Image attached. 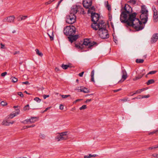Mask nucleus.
<instances>
[{"label": "nucleus", "mask_w": 158, "mask_h": 158, "mask_svg": "<svg viewBox=\"0 0 158 158\" xmlns=\"http://www.w3.org/2000/svg\"><path fill=\"white\" fill-rule=\"evenodd\" d=\"M120 11V20L121 23H126L128 26L132 27L136 31L144 28V25H142L141 21L136 18L137 13H132V9L130 5L126 4L124 6H122Z\"/></svg>", "instance_id": "obj_1"}, {"label": "nucleus", "mask_w": 158, "mask_h": 158, "mask_svg": "<svg viewBox=\"0 0 158 158\" xmlns=\"http://www.w3.org/2000/svg\"><path fill=\"white\" fill-rule=\"evenodd\" d=\"M76 32V28L73 25L67 26L64 28L63 32L66 35L69 36L74 34Z\"/></svg>", "instance_id": "obj_2"}, {"label": "nucleus", "mask_w": 158, "mask_h": 158, "mask_svg": "<svg viewBox=\"0 0 158 158\" xmlns=\"http://www.w3.org/2000/svg\"><path fill=\"white\" fill-rule=\"evenodd\" d=\"M98 34L99 36L102 39H106L108 38L109 35L106 28L102 30V28L99 29V31L98 32Z\"/></svg>", "instance_id": "obj_3"}, {"label": "nucleus", "mask_w": 158, "mask_h": 158, "mask_svg": "<svg viewBox=\"0 0 158 158\" xmlns=\"http://www.w3.org/2000/svg\"><path fill=\"white\" fill-rule=\"evenodd\" d=\"M76 17L74 14H70L67 15L66 17V23L72 24L76 21Z\"/></svg>", "instance_id": "obj_4"}, {"label": "nucleus", "mask_w": 158, "mask_h": 158, "mask_svg": "<svg viewBox=\"0 0 158 158\" xmlns=\"http://www.w3.org/2000/svg\"><path fill=\"white\" fill-rule=\"evenodd\" d=\"M82 44L83 45H83H84L85 46H88V48L92 49V47L94 45L95 46L97 45L98 44L95 41H93L92 42H90L89 41V39H85L84 40L83 43Z\"/></svg>", "instance_id": "obj_5"}, {"label": "nucleus", "mask_w": 158, "mask_h": 158, "mask_svg": "<svg viewBox=\"0 0 158 158\" xmlns=\"http://www.w3.org/2000/svg\"><path fill=\"white\" fill-rule=\"evenodd\" d=\"M100 15L95 12H91V21L93 22L94 24H96L99 19Z\"/></svg>", "instance_id": "obj_6"}, {"label": "nucleus", "mask_w": 158, "mask_h": 158, "mask_svg": "<svg viewBox=\"0 0 158 158\" xmlns=\"http://www.w3.org/2000/svg\"><path fill=\"white\" fill-rule=\"evenodd\" d=\"M92 4V0H83L82 4L86 9H88L91 6Z\"/></svg>", "instance_id": "obj_7"}, {"label": "nucleus", "mask_w": 158, "mask_h": 158, "mask_svg": "<svg viewBox=\"0 0 158 158\" xmlns=\"http://www.w3.org/2000/svg\"><path fill=\"white\" fill-rule=\"evenodd\" d=\"M101 25L99 24L98 23H97V24H92L91 25V27L94 29L96 31L98 30V32L99 31V29L101 28L102 29V30L104 29L105 28H106V25H103V27H102V26H100Z\"/></svg>", "instance_id": "obj_8"}, {"label": "nucleus", "mask_w": 158, "mask_h": 158, "mask_svg": "<svg viewBox=\"0 0 158 158\" xmlns=\"http://www.w3.org/2000/svg\"><path fill=\"white\" fill-rule=\"evenodd\" d=\"M80 7V6L77 5H74L71 7L70 11V14H75L78 11V9Z\"/></svg>", "instance_id": "obj_9"}, {"label": "nucleus", "mask_w": 158, "mask_h": 158, "mask_svg": "<svg viewBox=\"0 0 158 158\" xmlns=\"http://www.w3.org/2000/svg\"><path fill=\"white\" fill-rule=\"evenodd\" d=\"M140 13L143 14H146V15L145 16L146 18V21L144 22L145 23L147 22L148 20V11L146 10L145 6V5H143L141 6V10L140 11Z\"/></svg>", "instance_id": "obj_10"}, {"label": "nucleus", "mask_w": 158, "mask_h": 158, "mask_svg": "<svg viewBox=\"0 0 158 158\" xmlns=\"http://www.w3.org/2000/svg\"><path fill=\"white\" fill-rule=\"evenodd\" d=\"M79 37V35H74V34H72L69 35L68 37V38L69 41L71 43H72L73 42L76 41Z\"/></svg>", "instance_id": "obj_11"}, {"label": "nucleus", "mask_w": 158, "mask_h": 158, "mask_svg": "<svg viewBox=\"0 0 158 158\" xmlns=\"http://www.w3.org/2000/svg\"><path fill=\"white\" fill-rule=\"evenodd\" d=\"M20 110L19 109L16 110V112L14 113L11 114L6 117V120H8L9 119H12L14 117L18 114L19 113Z\"/></svg>", "instance_id": "obj_12"}, {"label": "nucleus", "mask_w": 158, "mask_h": 158, "mask_svg": "<svg viewBox=\"0 0 158 158\" xmlns=\"http://www.w3.org/2000/svg\"><path fill=\"white\" fill-rule=\"evenodd\" d=\"M158 40V33H155L154 34L151 40V44H153L156 43Z\"/></svg>", "instance_id": "obj_13"}, {"label": "nucleus", "mask_w": 158, "mask_h": 158, "mask_svg": "<svg viewBox=\"0 0 158 158\" xmlns=\"http://www.w3.org/2000/svg\"><path fill=\"white\" fill-rule=\"evenodd\" d=\"M80 89H79V87H78V89H77L78 90V91L80 90V91L81 92H83L84 93H88L89 92V89H88V88L82 86L80 87Z\"/></svg>", "instance_id": "obj_14"}, {"label": "nucleus", "mask_w": 158, "mask_h": 158, "mask_svg": "<svg viewBox=\"0 0 158 158\" xmlns=\"http://www.w3.org/2000/svg\"><path fill=\"white\" fill-rule=\"evenodd\" d=\"M146 14H143L142 13H141V14L140 16V19L143 21V22H142H142V25H144L145 24H146L147 22H146L145 23H144V22L146 21V19H145L146 18V17L145 16L146 15Z\"/></svg>", "instance_id": "obj_15"}, {"label": "nucleus", "mask_w": 158, "mask_h": 158, "mask_svg": "<svg viewBox=\"0 0 158 158\" xmlns=\"http://www.w3.org/2000/svg\"><path fill=\"white\" fill-rule=\"evenodd\" d=\"M68 138V136H63L60 135L57 137L56 139L58 141L62 140H66Z\"/></svg>", "instance_id": "obj_16"}, {"label": "nucleus", "mask_w": 158, "mask_h": 158, "mask_svg": "<svg viewBox=\"0 0 158 158\" xmlns=\"http://www.w3.org/2000/svg\"><path fill=\"white\" fill-rule=\"evenodd\" d=\"M122 79H123V81L126 80L127 77V74L125 70L123 69L122 70Z\"/></svg>", "instance_id": "obj_17"}, {"label": "nucleus", "mask_w": 158, "mask_h": 158, "mask_svg": "<svg viewBox=\"0 0 158 158\" xmlns=\"http://www.w3.org/2000/svg\"><path fill=\"white\" fill-rule=\"evenodd\" d=\"M15 19V17L14 15L10 16L6 18L7 19V22L8 23H11L14 21Z\"/></svg>", "instance_id": "obj_18"}, {"label": "nucleus", "mask_w": 158, "mask_h": 158, "mask_svg": "<svg viewBox=\"0 0 158 158\" xmlns=\"http://www.w3.org/2000/svg\"><path fill=\"white\" fill-rule=\"evenodd\" d=\"M61 67L64 69H67L68 68H71L72 67L71 65V64H62Z\"/></svg>", "instance_id": "obj_19"}, {"label": "nucleus", "mask_w": 158, "mask_h": 158, "mask_svg": "<svg viewBox=\"0 0 158 158\" xmlns=\"http://www.w3.org/2000/svg\"><path fill=\"white\" fill-rule=\"evenodd\" d=\"M88 14L90 13H91V12H93V11H95V8L94 6H93L92 7H90L88 8Z\"/></svg>", "instance_id": "obj_20"}, {"label": "nucleus", "mask_w": 158, "mask_h": 158, "mask_svg": "<svg viewBox=\"0 0 158 158\" xmlns=\"http://www.w3.org/2000/svg\"><path fill=\"white\" fill-rule=\"evenodd\" d=\"M27 16L25 15V16H22L20 15L18 18V21H21L23 20H24L25 19L27 18Z\"/></svg>", "instance_id": "obj_21"}, {"label": "nucleus", "mask_w": 158, "mask_h": 158, "mask_svg": "<svg viewBox=\"0 0 158 158\" xmlns=\"http://www.w3.org/2000/svg\"><path fill=\"white\" fill-rule=\"evenodd\" d=\"M2 124L6 126H9L10 125L9 122L8 121V120H6V118L5 119L3 120L2 123Z\"/></svg>", "instance_id": "obj_22"}, {"label": "nucleus", "mask_w": 158, "mask_h": 158, "mask_svg": "<svg viewBox=\"0 0 158 158\" xmlns=\"http://www.w3.org/2000/svg\"><path fill=\"white\" fill-rule=\"evenodd\" d=\"M94 70H93L91 72V81L92 82H95L94 78Z\"/></svg>", "instance_id": "obj_23"}, {"label": "nucleus", "mask_w": 158, "mask_h": 158, "mask_svg": "<svg viewBox=\"0 0 158 158\" xmlns=\"http://www.w3.org/2000/svg\"><path fill=\"white\" fill-rule=\"evenodd\" d=\"M144 75V74H142L141 75H139L138 76H136L135 77V78H134L133 80L134 81H135L141 78Z\"/></svg>", "instance_id": "obj_24"}, {"label": "nucleus", "mask_w": 158, "mask_h": 158, "mask_svg": "<svg viewBox=\"0 0 158 158\" xmlns=\"http://www.w3.org/2000/svg\"><path fill=\"white\" fill-rule=\"evenodd\" d=\"M37 118V117H31V118H30V123H33L36 121L37 120L35 119Z\"/></svg>", "instance_id": "obj_25"}, {"label": "nucleus", "mask_w": 158, "mask_h": 158, "mask_svg": "<svg viewBox=\"0 0 158 158\" xmlns=\"http://www.w3.org/2000/svg\"><path fill=\"white\" fill-rule=\"evenodd\" d=\"M153 21L154 22H156L158 20V14L157 15H155V14H153Z\"/></svg>", "instance_id": "obj_26"}, {"label": "nucleus", "mask_w": 158, "mask_h": 158, "mask_svg": "<svg viewBox=\"0 0 158 158\" xmlns=\"http://www.w3.org/2000/svg\"><path fill=\"white\" fill-rule=\"evenodd\" d=\"M155 82V81L153 79H150L148 81V82H146V84L147 85H149L150 84H153Z\"/></svg>", "instance_id": "obj_27"}, {"label": "nucleus", "mask_w": 158, "mask_h": 158, "mask_svg": "<svg viewBox=\"0 0 158 158\" xmlns=\"http://www.w3.org/2000/svg\"><path fill=\"white\" fill-rule=\"evenodd\" d=\"M35 51L36 52V54L38 55L39 56H42L43 55V53L41 52H40L38 49H36L35 50Z\"/></svg>", "instance_id": "obj_28"}, {"label": "nucleus", "mask_w": 158, "mask_h": 158, "mask_svg": "<svg viewBox=\"0 0 158 158\" xmlns=\"http://www.w3.org/2000/svg\"><path fill=\"white\" fill-rule=\"evenodd\" d=\"M75 47L76 48H77L78 49H82L83 48V45L81 44H75Z\"/></svg>", "instance_id": "obj_29"}, {"label": "nucleus", "mask_w": 158, "mask_h": 158, "mask_svg": "<svg viewBox=\"0 0 158 158\" xmlns=\"http://www.w3.org/2000/svg\"><path fill=\"white\" fill-rule=\"evenodd\" d=\"M107 4L106 6V7L108 9V10L110 11L111 10V8L110 5H109L108 3V1H107Z\"/></svg>", "instance_id": "obj_30"}, {"label": "nucleus", "mask_w": 158, "mask_h": 158, "mask_svg": "<svg viewBox=\"0 0 158 158\" xmlns=\"http://www.w3.org/2000/svg\"><path fill=\"white\" fill-rule=\"evenodd\" d=\"M140 93H141V92H140L139 89L137 90L136 91H134V92L132 94V95H129L130 96H132L135 94H140Z\"/></svg>", "instance_id": "obj_31"}, {"label": "nucleus", "mask_w": 158, "mask_h": 158, "mask_svg": "<svg viewBox=\"0 0 158 158\" xmlns=\"http://www.w3.org/2000/svg\"><path fill=\"white\" fill-rule=\"evenodd\" d=\"M144 60L142 59H137L136 60V62L138 63H142L144 62Z\"/></svg>", "instance_id": "obj_32"}, {"label": "nucleus", "mask_w": 158, "mask_h": 158, "mask_svg": "<svg viewBox=\"0 0 158 158\" xmlns=\"http://www.w3.org/2000/svg\"><path fill=\"white\" fill-rule=\"evenodd\" d=\"M68 133L67 131H65L60 133V134L63 136H67Z\"/></svg>", "instance_id": "obj_33"}, {"label": "nucleus", "mask_w": 158, "mask_h": 158, "mask_svg": "<svg viewBox=\"0 0 158 158\" xmlns=\"http://www.w3.org/2000/svg\"><path fill=\"white\" fill-rule=\"evenodd\" d=\"M35 126V125L32 124V125H30V126H24L23 127V129H27V128H30V127H34Z\"/></svg>", "instance_id": "obj_34"}, {"label": "nucleus", "mask_w": 158, "mask_h": 158, "mask_svg": "<svg viewBox=\"0 0 158 158\" xmlns=\"http://www.w3.org/2000/svg\"><path fill=\"white\" fill-rule=\"evenodd\" d=\"M136 1L135 0H130L127 2V3H131L133 4V5H135L136 4Z\"/></svg>", "instance_id": "obj_35"}, {"label": "nucleus", "mask_w": 158, "mask_h": 158, "mask_svg": "<svg viewBox=\"0 0 158 158\" xmlns=\"http://www.w3.org/2000/svg\"><path fill=\"white\" fill-rule=\"evenodd\" d=\"M12 78L11 81L12 82L15 83L17 81L18 79L17 78L15 77H12Z\"/></svg>", "instance_id": "obj_36"}, {"label": "nucleus", "mask_w": 158, "mask_h": 158, "mask_svg": "<svg viewBox=\"0 0 158 158\" xmlns=\"http://www.w3.org/2000/svg\"><path fill=\"white\" fill-rule=\"evenodd\" d=\"M87 108V106L86 105H83L81 107L79 108V109L80 110H82Z\"/></svg>", "instance_id": "obj_37"}, {"label": "nucleus", "mask_w": 158, "mask_h": 158, "mask_svg": "<svg viewBox=\"0 0 158 158\" xmlns=\"http://www.w3.org/2000/svg\"><path fill=\"white\" fill-rule=\"evenodd\" d=\"M34 100L38 102H40L41 101V99H40L38 97L35 98Z\"/></svg>", "instance_id": "obj_38"}, {"label": "nucleus", "mask_w": 158, "mask_h": 158, "mask_svg": "<svg viewBox=\"0 0 158 158\" xmlns=\"http://www.w3.org/2000/svg\"><path fill=\"white\" fill-rule=\"evenodd\" d=\"M29 107V104H27L26 106H25L23 108V110H29V108H28Z\"/></svg>", "instance_id": "obj_39"}, {"label": "nucleus", "mask_w": 158, "mask_h": 158, "mask_svg": "<svg viewBox=\"0 0 158 158\" xmlns=\"http://www.w3.org/2000/svg\"><path fill=\"white\" fill-rule=\"evenodd\" d=\"M60 95L61 96V97L63 98H65L67 97L70 96V95H62L60 94Z\"/></svg>", "instance_id": "obj_40"}, {"label": "nucleus", "mask_w": 158, "mask_h": 158, "mask_svg": "<svg viewBox=\"0 0 158 158\" xmlns=\"http://www.w3.org/2000/svg\"><path fill=\"white\" fill-rule=\"evenodd\" d=\"M98 23H99L103 27V25H106L105 24V22L103 20H101L100 21L98 22Z\"/></svg>", "instance_id": "obj_41"}, {"label": "nucleus", "mask_w": 158, "mask_h": 158, "mask_svg": "<svg viewBox=\"0 0 158 158\" xmlns=\"http://www.w3.org/2000/svg\"><path fill=\"white\" fill-rule=\"evenodd\" d=\"M157 71H152L149 72L148 74H153L155 73H156Z\"/></svg>", "instance_id": "obj_42"}, {"label": "nucleus", "mask_w": 158, "mask_h": 158, "mask_svg": "<svg viewBox=\"0 0 158 158\" xmlns=\"http://www.w3.org/2000/svg\"><path fill=\"white\" fill-rule=\"evenodd\" d=\"M53 1H54V0H49L48 2H46L45 3V4L46 5H48L51 3L52 2H53Z\"/></svg>", "instance_id": "obj_43"}, {"label": "nucleus", "mask_w": 158, "mask_h": 158, "mask_svg": "<svg viewBox=\"0 0 158 158\" xmlns=\"http://www.w3.org/2000/svg\"><path fill=\"white\" fill-rule=\"evenodd\" d=\"M150 97V96L149 94H148L147 95L141 96L142 98H149Z\"/></svg>", "instance_id": "obj_44"}, {"label": "nucleus", "mask_w": 158, "mask_h": 158, "mask_svg": "<svg viewBox=\"0 0 158 158\" xmlns=\"http://www.w3.org/2000/svg\"><path fill=\"white\" fill-rule=\"evenodd\" d=\"M1 104L2 106H4L7 105V103L6 102L3 101L1 102Z\"/></svg>", "instance_id": "obj_45"}, {"label": "nucleus", "mask_w": 158, "mask_h": 158, "mask_svg": "<svg viewBox=\"0 0 158 158\" xmlns=\"http://www.w3.org/2000/svg\"><path fill=\"white\" fill-rule=\"evenodd\" d=\"M156 145H155L154 146L151 147L149 148H148V149L149 150H152L154 149H155L156 148H157L156 147Z\"/></svg>", "instance_id": "obj_46"}, {"label": "nucleus", "mask_w": 158, "mask_h": 158, "mask_svg": "<svg viewBox=\"0 0 158 158\" xmlns=\"http://www.w3.org/2000/svg\"><path fill=\"white\" fill-rule=\"evenodd\" d=\"M18 94L21 97H23V95L21 92H18Z\"/></svg>", "instance_id": "obj_47"}, {"label": "nucleus", "mask_w": 158, "mask_h": 158, "mask_svg": "<svg viewBox=\"0 0 158 158\" xmlns=\"http://www.w3.org/2000/svg\"><path fill=\"white\" fill-rule=\"evenodd\" d=\"M113 39H114V41L117 44L116 42H117V40L116 39V37L114 36L113 34Z\"/></svg>", "instance_id": "obj_48"}, {"label": "nucleus", "mask_w": 158, "mask_h": 158, "mask_svg": "<svg viewBox=\"0 0 158 158\" xmlns=\"http://www.w3.org/2000/svg\"><path fill=\"white\" fill-rule=\"evenodd\" d=\"M109 20V21H111L112 20V15L110 13H108Z\"/></svg>", "instance_id": "obj_49"}, {"label": "nucleus", "mask_w": 158, "mask_h": 158, "mask_svg": "<svg viewBox=\"0 0 158 158\" xmlns=\"http://www.w3.org/2000/svg\"><path fill=\"white\" fill-rule=\"evenodd\" d=\"M128 98H124L123 99H121V100L123 101V102H125L128 101Z\"/></svg>", "instance_id": "obj_50"}, {"label": "nucleus", "mask_w": 158, "mask_h": 158, "mask_svg": "<svg viewBox=\"0 0 158 158\" xmlns=\"http://www.w3.org/2000/svg\"><path fill=\"white\" fill-rule=\"evenodd\" d=\"M63 0H60V1H59V2L58 3L56 7V9L58 8L59 6L61 3V2L63 1Z\"/></svg>", "instance_id": "obj_51"}, {"label": "nucleus", "mask_w": 158, "mask_h": 158, "mask_svg": "<svg viewBox=\"0 0 158 158\" xmlns=\"http://www.w3.org/2000/svg\"><path fill=\"white\" fill-rule=\"evenodd\" d=\"M122 90V88H120L118 89L113 90V91L114 92V93H116L117 92L119 91Z\"/></svg>", "instance_id": "obj_52"}, {"label": "nucleus", "mask_w": 158, "mask_h": 158, "mask_svg": "<svg viewBox=\"0 0 158 158\" xmlns=\"http://www.w3.org/2000/svg\"><path fill=\"white\" fill-rule=\"evenodd\" d=\"M78 9H80L81 10V12H82V14H84V10L83 8H81V6H80V7Z\"/></svg>", "instance_id": "obj_53"}, {"label": "nucleus", "mask_w": 158, "mask_h": 158, "mask_svg": "<svg viewBox=\"0 0 158 158\" xmlns=\"http://www.w3.org/2000/svg\"><path fill=\"white\" fill-rule=\"evenodd\" d=\"M48 36H49V37L50 38V40L51 41L53 40V39H54L53 37L52 36L53 34H52V36H51L48 33Z\"/></svg>", "instance_id": "obj_54"}, {"label": "nucleus", "mask_w": 158, "mask_h": 158, "mask_svg": "<svg viewBox=\"0 0 158 158\" xmlns=\"http://www.w3.org/2000/svg\"><path fill=\"white\" fill-rule=\"evenodd\" d=\"M7 72H4V73H2L1 74V76L2 77H4L5 75H6L7 74Z\"/></svg>", "instance_id": "obj_55"}, {"label": "nucleus", "mask_w": 158, "mask_h": 158, "mask_svg": "<svg viewBox=\"0 0 158 158\" xmlns=\"http://www.w3.org/2000/svg\"><path fill=\"white\" fill-rule=\"evenodd\" d=\"M43 98L44 99H45L49 97V95H43Z\"/></svg>", "instance_id": "obj_56"}, {"label": "nucleus", "mask_w": 158, "mask_h": 158, "mask_svg": "<svg viewBox=\"0 0 158 158\" xmlns=\"http://www.w3.org/2000/svg\"><path fill=\"white\" fill-rule=\"evenodd\" d=\"M84 72H82L81 73H79L78 74L79 76L80 77H82L84 73Z\"/></svg>", "instance_id": "obj_57"}, {"label": "nucleus", "mask_w": 158, "mask_h": 158, "mask_svg": "<svg viewBox=\"0 0 158 158\" xmlns=\"http://www.w3.org/2000/svg\"><path fill=\"white\" fill-rule=\"evenodd\" d=\"M89 157H90V158L91 157H96V156H98V155H92L90 154H89Z\"/></svg>", "instance_id": "obj_58"}, {"label": "nucleus", "mask_w": 158, "mask_h": 158, "mask_svg": "<svg viewBox=\"0 0 158 158\" xmlns=\"http://www.w3.org/2000/svg\"><path fill=\"white\" fill-rule=\"evenodd\" d=\"M40 138L43 139H44L45 137V135L44 134H41L40 135Z\"/></svg>", "instance_id": "obj_59"}, {"label": "nucleus", "mask_w": 158, "mask_h": 158, "mask_svg": "<svg viewBox=\"0 0 158 158\" xmlns=\"http://www.w3.org/2000/svg\"><path fill=\"white\" fill-rule=\"evenodd\" d=\"M22 83L23 85L24 84H26V85L29 84V82L28 81H26L25 82H22Z\"/></svg>", "instance_id": "obj_60"}, {"label": "nucleus", "mask_w": 158, "mask_h": 158, "mask_svg": "<svg viewBox=\"0 0 158 158\" xmlns=\"http://www.w3.org/2000/svg\"><path fill=\"white\" fill-rule=\"evenodd\" d=\"M135 99H140L142 98L141 95H138V96H137L136 97H135Z\"/></svg>", "instance_id": "obj_61"}, {"label": "nucleus", "mask_w": 158, "mask_h": 158, "mask_svg": "<svg viewBox=\"0 0 158 158\" xmlns=\"http://www.w3.org/2000/svg\"><path fill=\"white\" fill-rule=\"evenodd\" d=\"M147 89H148L147 88H142V89H139V90H140V92L141 93V92L143 91L144 90H146Z\"/></svg>", "instance_id": "obj_62"}, {"label": "nucleus", "mask_w": 158, "mask_h": 158, "mask_svg": "<svg viewBox=\"0 0 158 158\" xmlns=\"http://www.w3.org/2000/svg\"><path fill=\"white\" fill-rule=\"evenodd\" d=\"M63 108L64 106L62 104L60 105V109L61 110H62L63 109Z\"/></svg>", "instance_id": "obj_63"}, {"label": "nucleus", "mask_w": 158, "mask_h": 158, "mask_svg": "<svg viewBox=\"0 0 158 158\" xmlns=\"http://www.w3.org/2000/svg\"><path fill=\"white\" fill-rule=\"evenodd\" d=\"M153 156L154 157H156V158H158V154H153Z\"/></svg>", "instance_id": "obj_64"}]
</instances>
